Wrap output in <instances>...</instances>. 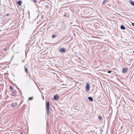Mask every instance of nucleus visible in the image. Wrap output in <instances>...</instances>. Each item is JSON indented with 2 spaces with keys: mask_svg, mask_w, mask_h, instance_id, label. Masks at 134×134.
I'll return each mask as SVG.
<instances>
[{
  "mask_svg": "<svg viewBox=\"0 0 134 134\" xmlns=\"http://www.w3.org/2000/svg\"><path fill=\"white\" fill-rule=\"evenodd\" d=\"M59 51L61 52H65L66 51L64 48H60L59 49Z\"/></svg>",
  "mask_w": 134,
  "mask_h": 134,
  "instance_id": "nucleus-7",
  "label": "nucleus"
},
{
  "mask_svg": "<svg viewBox=\"0 0 134 134\" xmlns=\"http://www.w3.org/2000/svg\"><path fill=\"white\" fill-rule=\"evenodd\" d=\"M69 14L66 13H65L64 15V16L67 18L69 17Z\"/></svg>",
  "mask_w": 134,
  "mask_h": 134,
  "instance_id": "nucleus-10",
  "label": "nucleus"
},
{
  "mask_svg": "<svg viewBox=\"0 0 134 134\" xmlns=\"http://www.w3.org/2000/svg\"><path fill=\"white\" fill-rule=\"evenodd\" d=\"M122 106L123 107H125V104H123V105H122Z\"/></svg>",
  "mask_w": 134,
  "mask_h": 134,
  "instance_id": "nucleus-24",
  "label": "nucleus"
},
{
  "mask_svg": "<svg viewBox=\"0 0 134 134\" xmlns=\"http://www.w3.org/2000/svg\"><path fill=\"white\" fill-rule=\"evenodd\" d=\"M17 105V103L16 102L12 103L11 104V106L12 108H14Z\"/></svg>",
  "mask_w": 134,
  "mask_h": 134,
  "instance_id": "nucleus-5",
  "label": "nucleus"
},
{
  "mask_svg": "<svg viewBox=\"0 0 134 134\" xmlns=\"http://www.w3.org/2000/svg\"><path fill=\"white\" fill-rule=\"evenodd\" d=\"M7 50V49H4V50Z\"/></svg>",
  "mask_w": 134,
  "mask_h": 134,
  "instance_id": "nucleus-29",
  "label": "nucleus"
},
{
  "mask_svg": "<svg viewBox=\"0 0 134 134\" xmlns=\"http://www.w3.org/2000/svg\"><path fill=\"white\" fill-rule=\"evenodd\" d=\"M59 97L58 95H56L54 96V99L55 100H57L59 99Z\"/></svg>",
  "mask_w": 134,
  "mask_h": 134,
  "instance_id": "nucleus-8",
  "label": "nucleus"
},
{
  "mask_svg": "<svg viewBox=\"0 0 134 134\" xmlns=\"http://www.w3.org/2000/svg\"><path fill=\"white\" fill-rule=\"evenodd\" d=\"M49 102H46V109L47 115H48L49 114Z\"/></svg>",
  "mask_w": 134,
  "mask_h": 134,
  "instance_id": "nucleus-2",
  "label": "nucleus"
},
{
  "mask_svg": "<svg viewBox=\"0 0 134 134\" xmlns=\"http://www.w3.org/2000/svg\"><path fill=\"white\" fill-rule=\"evenodd\" d=\"M98 118L100 120H101L102 119V117L100 116H98Z\"/></svg>",
  "mask_w": 134,
  "mask_h": 134,
  "instance_id": "nucleus-19",
  "label": "nucleus"
},
{
  "mask_svg": "<svg viewBox=\"0 0 134 134\" xmlns=\"http://www.w3.org/2000/svg\"><path fill=\"white\" fill-rule=\"evenodd\" d=\"M106 2V0H104L102 5H104Z\"/></svg>",
  "mask_w": 134,
  "mask_h": 134,
  "instance_id": "nucleus-17",
  "label": "nucleus"
},
{
  "mask_svg": "<svg viewBox=\"0 0 134 134\" xmlns=\"http://www.w3.org/2000/svg\"><path fill=\"white\" fill-rule=\"evenodd\" d=\"M98 127V125L93 126V134H97V131L99 130Z\"/></svg>",
  "mask_w": 134,
  "mask_h": 134,
  "instance_id": "nucleus-1",
  "label": "nucleus"
},
{
  "mask_svg": "<svg viewBox=\"0 0 134 134\" xmlns=\"http://www.w3.org/2000/svg\"><path fill=\"white\" fill-rule=\"evenodd\" d=\"M10 90H12L13 89V88L12 87L11 85H10Z\"/></svg>",
  "mask_w": 134,
  "mask_h": 134,
  "instance_id": "nucleus-20",
  "label": "nucleus"
},
{
  "mask_svg": "<svg viewBox=\"0 0 134 134\" xmlns=\"http://www.w3.org/2000/svg\"><path fill=\"white\" fill-rule=\"evenodd\" d=\"M130 4L133 6H134V2L132 1H130Z\"/></svg>",
  "mask_w": 134,
  "mask_h": 134,
  "instance_id": "nucleus-15",
  "label": "nucleus"
},
{
  "mask_svg": "<svg viewBox=\"0 0 134 134\" xmlns=\"http://www.w3.org/2000/svg\"><path fill=\"white\" fill-rule=\"evenodd\" d=\"M24 61V60H22V62H23Z\"/></svg>",
  "mask_w": 134,
  "mask_h": 134,
  "instance_id": "nucleus-27",
  "label": "nucleus"
},
{
  "mask_svg": "<svg viewBox=\"0 0 134 134\" xmlns=\"http://www.w3.org/2000/svg\"><path fill=\"white\" fill-rule=\"evenodd\" d=\"M90 90V86L88 83H87L86 87V91L88 92Z\"/></svg>",
  "mask_w": 134,
  "mask_h": 134,
  "instance_id": "nucleus-4",
  "label": "nucleus"
},
{
  "mask_svg": "<svg viewBox=\"0 0 134 134\" xmlns=\"http://www.w3.org/2000/svg\"><path fill=\"white\" fill-rule=\"evenodd\" d=\"M16 93V90H14L12 92V94L13 95L15 96Z\"/></svg>",
  "mask_w": 134,
  "mask_h": 134,
  "instance_id": "nucleus-9",
  "label": "nucleus"
},
{
  "mask_svg": "<svg viewBox=\"0 0 134 134\" xmlns=\"http://www.w3.org/2000/svg\"><path fill=\"white\" fill-rule=\"evenodd\" d=\"M120 28L123 30H124L125 29V27L123 25H122L120 26Z\"/></svg>",
  "mask_w": 134,
  "mask_h": 134,
  "instance_id": "nucleus-12",
  "label": "nucleus"
},
{
  "mask_svg": "<svg viewBox=\"0 0 134 134\" xmlns=\"http://www.w3.org/2000/svg\"><path fill=\"white\" fill-rule=\"evenodd\" d=\"M6 15L7 16H8V15H9V14H6Z\"/></svg>",
  "mask_w": 134,
  "mask_h": 134,
  "instance_id": "nucleus-26",
  "label": "nucleus"
},
{
  "mask_svg": "<svg viewBox=\"0 0 134 134\" xmlns=\"http://www.w3.org/2000/svg\"><path fill=\"white\" fill-rule=\"evenodd\" d=\"M33 2L35 3H36L37 2L36 1V0H34L33 1Z\"/></svg>",
  "mask_w": 134,
  "mask_h": 134,
  "instance_id": "nucleus-23",
  "label": "nucleus"
},
{
  "mask_svg": "<svg viewBox=\"0 0 134 134\" xmlns=\"http://www.w3.org/2000/svg\"><path fill=\"white\" fill-rule=\"evenodd\" d=\"M88 99L90 101H92V97H88Z\"/></svg>",
  "mask_w": 134,
  "mask_h": 134,
  "instance_id": "nucleus-14",
  "label": "nucleus"
},
{
  "mask_svg": "<svg viewBox=\"0 0 134 134\" xmlns=\"http://www.w3.org/2000/svg\"><path fill=\"white\" fill-rule=\"evenodd\" d=\"M17 3L20 6L21 5L22 2L21 1H19L17 2Z\"/></svg>",
  "mask_w": 134,
  "mask_h": 134,
  "instance_id": "nucleus-13",
  "label": "nucleus"
},
{
  "mask_svg": "<svg viewBox=\"0 0 134 134\" xmlns=\"http://www.w3.org/2000/svg\"><path fill=\"white\" fill-rule=\"evenodd\" d=\"M131 24L132 26H134V23H131Z\"/></svg>",
  "mask_w": 134,
  "mask_h": 134,
  "instance_id": "nucleus-22",
  "label": "nucleus"
},
{
  "mask_svg": "<svg viewBox=\"0 0 134 134\" xmlns=\"http://www.w3.org/2000/svg\"><path fill=\"white\" fill-rule=\"evenodd\" d=\"M25 70V72L26 74H27L28 73V69H27V68L25 67V66L24 68Z\"/></svg>",
  "mask_w": 134,
  "mask_h": 134,
  "instance_id": "nucleus-11",
  "label": "nucleus"
},
{
  "mask_svg": "<svg viewBox=\"0 0 134 134\" xmlns=\"http://www.w3.org/2000/svg\"><path fill=\"white\" fill-rule=\"evenodd\" d=\"M18 88V90H19L20 91V89H19V88Z\"/></svg>",
  "mask_w": 134,
  "mask_h": 134,
  "instance_id": "nucleus-28",
  "label": "nucleus"
},
{
  "mask_svg": "<svg viewBox=\"0 0 134 134\" xmlns=\"http://www.w3.org/2000/svg\"><path fill=\"white\" fill-rule=\"evenodd\" d=\"M33 97H29V98L28 100H32L33 99Z\"/></svg>",
  "mask_w": 134,
  "mask_h": 134,
  "instance_id": "nucleus-16",
  "label": "nucleus"
},
{
  "mask_svg": "<svg viewBox=\"0 0 134 134\" xmlns=\"http://www.w3.org/2000/svg\"><path fill=\"white\" fill-rule=\"evenodd\" d=\"M128 70V68H123L122 70V72L123 73H125L127 72Z\"/></svg>",
  "mask_w": 134,
  "mask_h": 134,
  "instance_id": "nucleus-6",
  "label": "nucleus"
},
{
  "mask_svg": "<svg viewBox=\"0 0 134 134\" xmlns=\"http://www.w3.org/2000/svg\"><path fill=\"white\" fill-rule=\"evenodd\" d=\"M133 52H134V51H133Z\"/></svg>",
  "mask_w": 134,
  "mask_h": 134,
  "instance_id": "nucleus-32",
  "label": "nucleus"
},
{
  "mask_svg": "<svg viewBox=\"0 0 134 134\" xmlns=\"http://www.w3.org/2000/svg\"><path fill=\"white\" fill-rule=\"evenodd\" d=\"M57 35H52V38H54L55 37H56V36H57Z\"/></svg>",
  "mask_w": 134,
  "mask_h": 134,
  "instance_id": "nucleus-18",
  "label": "nucleus"
},
{
  "mask_svg": "<svg viewBox=\"0 0 134 134\" xmlns=\"http://www.w3.org/2000/svg\"><path fill=\"white\" fill-rule=\"evenodd\" d=\"M112 72V71L111 70H109L107 71V72L108 73H110Z\"/></svg>",
  "mask_w": 134,
  "mask_h": 134,
  "instance_id": "nucleus-21",
  "label": "nucleus"
},
{
  "mask_svg": "<svg viewBox=\"0 0 134 134\" xmlns=\"http://www.w3.org/2000/svg\"><path fill=\"white\" fill-rule=\"evenodd\" d=\"M92 37H94V36H93Z\"/></svg>",
  "mask_w": 134,
  "mask_h": 134,
  "instance_id": "nucleus-31",
  "label": "nucleus"
},
{
  "mask_svg": "<svg viewBox=\"0 0 134 134\" xmlns=\"http://www.w3.org/2000/svg\"><path fill=\"white\" fill-rule=\"evenodd\" d=\"M61 27L60 29L61 31L65 30L66 27L64 21H62L61 22Z\"/></svg>",
  "mask_w": 134,
  "mask_h": 134,
  "instance_id": "nucleus-3",
  "label": "nucleus"
},
{
  "mask_svg": "<svg viewBox=\"0 0 134 134\" xmlns=\"http://www.w3.org/2000/svg\"><path fill=\"white\" fill-rule=\"evenodd\" d=\"M20 133L21 134H23V133L22 132H21Z\"/></svg>",
  "mask_w": 134,
  "mask_h": 134,
  "instance_id": "nucleus-30",
  "label": "nucleus"
},
{
  "mask_svg": "<svg viewBox=\"0 0 134 134\" xmlns=\"http://www.w3.org/2000/svg\"><path fill=\"white\" fill-rule=\"evenodd\" d=\"M95 32H94V31H93V33H92L93 35V34H95Z\"/></svg>",
  "mask_w": 134,
  "mask_h": 134,
  "instance_id": "nucleus-25",
  "label": "nucleus"
}]
</instances>
